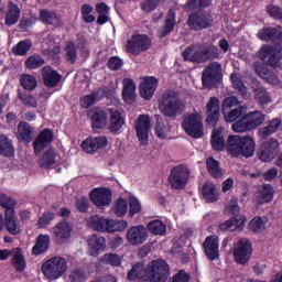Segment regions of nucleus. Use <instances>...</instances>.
<instances>
[{
    "label": "nucleus",
    "instance_id": "1",
    "mask_svg": "<svg viewBox=\"0 0 282 282\" xmlns=\"http://www.w3.org/2000/svg\"><path fill=\"white\" fill-rule=\"evenodd\" d=\"M169 279V264L164 260H153L148 265L134 264L128 272L129 281L166 282Z\"/></svg>",
    "mask_w": 282,
    "mask_h": 282
},
{
    "label": "nucleus",
    "instance_id": "2",
    "mask_svg": "<svg viewBox=\"0 0 282 282\" xmlns=\"http://www.w3.org/2000/svg\"><path fill=\"white\" fill-rule=\"evenodd\" d=\"M226 149L231 158H239V155L252 158L254 151H257V143L251 135L231 134L227 139Z\"/></svg>",
    "mask_w": 282,
    "mask_h": 282
},
{
    "label": "nucleus",
    "instance_id": "3",
    "mask_svg": "<svg viewBox=\"0 0 282 282\" xmlns=\"http://www.w3.org/2000/svg\"><path fill=\"white\" fill-rule=\"evenodd\" d=\"M183 58L189 63H206V61H215L219 58V48L215 45H197L188 46L183 52Z\"/></svg>",
    "mask_w": 282,
    "mask_h": 282
},
{
    "label": "nucleus",
    "instance_id": "4",
    "mask_svg": "<svg viewBox=\"0 0 282 282\" xmlns=\"http://www.w3.org/2000/svg\"><path fill=\"white\" fill-rule=\"evenodd\" d=\"M88 226L97 232H107L108 235H111L112 232H124L129 226V223H127V220H116L105 218L99 215H93L88 219Z\"/></svg>",
    "mask_w": 282,
    "mask_h": 282
},
{
    "label": "nucleus",
    "instance_id": "5",
    "mask_svg": "<svg viewBox=\"0 0 282 282\" xmlns=\"http://www.w3.org/2000/svg\"><path fill=\"white\" fill-rule=\"evenodd\" d=\"M265 121V115L261 111H252L247 113L240 120L236 121L232 124V130L236 133H245V131H252V129H257V127H261Z\"/></svg>",
    "mask_w": 282,
    "mask_h": 282
},
{
    "label": "nucleus",
    "instance_id": "6",
    "mask_svg": "<svg viewBox=\"0 0 282 282\" xmlns=\"http://www.w3.org/2000/svg\"><path fill=\"white\" fill-rule=\"evenodd\" d=\"M42 272L50 281H56L67 272V260L62 257L51 258L43 263Z\"/></svg>",
    "mask_w": 282,
    "mask_h": 282
},
{
    "label": "nucleus",
    "instance_id": "7",
    "mask_svg": "<svg viewBox=\"0 0 282 282\" xmlns=\"http://www.w3.org/2000/svg\"><path fill=\"white\" fill-rule=\"evenodd\" d=\"M182 127L189 138L197 140L204 135V122L202 121V115L197 112L186 115Z\"/></svg>",
    "mask_w": 282,
    "mask_h": 282
},
{
    "label": "nucleus",
    "instance_id": "8",
    "mask_svg": "<svg viewBox=\"0 0 282 282\" xmlns=\"http://www.w3.org/2000/svg\"><path fill=\"white\" fill-rule=\"evenodd\" d=\"M159 109L164 116H177L184 109V105H182L175 93L167 91L163 95Z\"/></svg>",
    "mask_w": 282,
    "mask_h": 282
},
{
    "label": "nucleus",
    "instance_id": "9",
    "mask_svg": "<svg viewBox=\"0 0 282 282\" xmlns=\"http://www.w3.org/2000/svg\"><path fill=\"white\" fill-rule=\"evenodd\" d=\"M151 47V39L147 34H133L127 43V51L133 56H140Z\"/></svg>",
    "mask_w": 282,
    "mask_h": 282
},
{
    "label": "nucleus",
    "instance_id": "10",
    "mask_svg": "<svg viewBox=\"0 0 282 282\" xmlns=\"http://www.w3.org/2000/svg\"><path fill=\"white\" fill-rule=\"evenodd\" d=\"M204 87H215L221 80V64L213 62L207 65L202 75Z\"/></svg>",
    "mask_w": 282,
    "mask_h": 282
},
{
    "label": "nucleus",
    "instance_id": "11",
    "mask_svg": "<svg viewBox=\"0 0 282 282\" xmlns=\"http://www.w3.org/2000/svg\"><path fill=\"white\" fill-rule=\"evenodd\" d=\"M134 129L139 144L147 147L149 144V133L151 132V118L147 115H140L134 122Z\"/></svg>",
    "mask_w": 282,
    "mask_h": 282
},
{
    "label": "nucleus",
    "instance_id": "12",
    "mask_svg": "<svg viewBox=\"0 0 282 282\" xmlns=\"http://www.w3.org/2000/svg\"><path fill=\"white\" fill-rule=\"evenodd\" d=\"M252 254V243L247 238H241L234 245V257L237 263L243 265L250 261Z\"/></svg>",
    "mask_w": 282,
    "mask_h": 282
},
{
    "label": "nucleus",
    "instance_id": "13",
    "mask_svg": "<svg viewBox=\"0 0 282 282\" xmlns=\"http://www.w3.org/2000/svg\"><path fill=\"white\" fill-rule=\"evenodd\" d=\"M191 175V171L186 166H176L173 167L171 174L169 176V182L172 188L180 191L184 188L188 182V176Z\"/></svg>",
    "mask_w": 282,
    "mask_h": 282
},
{
    "label": "nucleus",
    "instance_id": "14",
    "mask_svg": "<svg viewBox=\"0 0 282 282\" xmlns=\"http://www.w3.org/2000/svg\"><path fill=\"white\" fill-rule=\"evenodd\" d=\"M11 254V263L15 268L17 272H23L26 267L25 257L21 248H15L12 251L8 249H0V261H6Z\"/></svg>",
    "mask_w": 282,
    "mask_h": 282
},
{
    "label": "nucleus",
    "instance_id": "15",
    "mask_svg": "<svg viewBox=\"0 0 282 282\" xmlns=\"http://www.w3.org/2000/svg\"><path fill=\"white\" fill-rule=\"evenodd\" d=\"M111 196V189L107 187H96L89 193V199L95 206H97V208H105V206H110Z\"/></svg>",
    "mask_w": 282,
    "mask_h": 282
},
{
    "label": "nucleus",
    "instance_id": "16",
    "mask_svg": "<svg viewBox=\"0 0 282 282\" xmlns=\"http://www.w3.org/2000/svg\"><path fill=\"white\" fill-rule=\"evenodd\" d=\"M149 234L147 228L142 225L133 226L128 229L126 239L130 246H142L147 241Z\"/></svg>",
    "mask_w": 282,
    "mask_h": 282
},
{
    "label": "nucleus",
    "instance_id": "17",
    "mask_svg": "<svg viewBox=\"0 0 282 282\" xmlns=\"http://www.w3.org/2000/svg\"><path fill=\"white\" fill-rule=\"evenodd\" d=\"M158 78L154 76H147L141 78L139 91L143 100H151L158 89Z\"/></svg>",
    "mask_w": 282,
    "mask_h": 282
},
{
    "label": "nucleus",
    "instance_id": "18",
    "mask_svg": "<svg viewBox=\"0 0 282 282\" xmlns=\"http://www.w3.org/2000/svg\"><path fill=\"white\" fill-rule=\"evenodd\" d=\"M187 24L191 30H206L213 25V17L208 13H194L188 17Z\"/></svg>",
    "mask_w": 282,
    "mask_h": 282
},
{
    "label": "nucleus",
    "instance_id": "19",
    "mask_svg": "<svg viewBox=\"0 0 282 282\" xmlns=\"http://www.w3.org/2000/svg\"><path fill=\"white\" fill-rule=\"evenodd\" d=\"M109 111V129L112 133H120L124 127V111L118 108H110Z\"/></svg>",
    "mask_w": 282,
    "mask_h": 282
},
{
    "label": "nucleus",
    "instance_id": "20",
    "mask_svg": "<svg viewBox=\"0 0 282 282\" xmlns=\"http://www.w3.org/2000/svg\"><path fill=\"white\" fill-rule=\"evenodd\" d=\"M276 153H279V141L270 139L262 144L259 158L262 162H272L276 158Z\"/></svg>",
    "mask_w": 282,
    "mask_h": 282
},
{
    "label": "nucleus",
    "instance_id": "21",
    "mask_svg": "<svg viewBox=\"0 0 282 282\" xmlns=\"http://www.w3.org/2000/svg\"><path fill=\"white\" fill-rule=\"evenodd\" d=\"M107 137L99 135L84 140L82 142V149L85 153H96V151L107 148Z\"/></svg>",
    "mask_w": 282,
    "mask_h": 282
},
{
    "label": "nucleus",
    "instance_id": "22",
    "mask_svg": "<svg viewBox=\"0 0 282 282\" xmlns=\"http://www.w3.org/2000/svg\"><path fill=\"white\" fill-rule=\"evenodd\" d=\"M272 197H274V189L271 185L265 184L258 187V191H256L251 199L256 206H261V204L272 202Z\"/></svg>",
    "mask_w": 282,
    "mask_h": 282
},
{
    "label": "nucleus",
    "instance_id": "23",
    "mask_svg": "<svg viewBox=\"0 0 282 282\" xmlns=\"http://www.w3.org/2000/svg\"><path fill=\"white\" fill-rule=\"evenodd\" d=\"M205 254L209 261H215V259H219V237L217 236H208L204 243Z\"/></svg>",
    "mask_w": 282,
    "mask_h": 282
},
{
    "label": "nucleus",
    "instance_id": "24",
    "mask_svg": "<svg viewBox=\"0 0 282 282\" xmlns=\"http://www.w3.org/2000/svg\"><path fill=\"white\" fill-rule=\"evenodd\" d=\"M206 109L207 124H209V127H216L219 120V99L217 97H210Z\"/></svg>",
    "mask_w": 282,
    "mask_h": 282
},
{
    "label": "nucleus",
    "instance_id": "25",
    "mask_svg": "<svg viewBox=\"0 0 282 282\" xmlns=\"http://www.w3.org/2000/svg\"><path fill=\"white\" fill-rule=\"evenodd\" d=\"M72 230H74V226H72V224L64 220V221L57 223L53 227V235L56 241H58V243H63V241H67V239L72 237Z\"/></svg>",
    "mask_w": 282,
    "mask_h": 282
},
{
    "label": "nucleus",
    "instance_id": "26",
    "mask_svg": "<svg viewBox=\"0 0 282 282\" xmlns=\"http://www.w3.org/2000/svg\"><path fill=\"white\" fill-rule=\"evenodd\" d=\"M122 98L123 101L127 105H133V102H135V98L138 96L137 94V89L138 87L135 86V82H133V79L131 78H124L122 80Z\"/></svg>",
    "mask_w": 282,
    "mask_h": 282
},
{
    "label": "nucleus",
    "instance_id": "27",
    "mask_svg": "<svg viewBox=\"0 0 282 282\" xmlns=\"http://www.w3.org/2000/svg\"><path fill=\"white\" fill-rule=\"evenodd\" d=\"M259 57L271 67H275L276 63L281 58V50H274L272 46H262L259 52Z\"/></svg>",
    "mask_w": 282,
    "mask_h": 282
},
{
    "label": "nucleus",
    "instance_id": "28",
    "mask_svg": "<svg viewBox=\"0 0 282 282\" xmlns=\"http://www.w3.org/2000/svg\"><path fill=\"white\" fill-rule=\"evenodd\" d=\"M107 248V240L105 237L93 235L88 238V252L90 257H98L101 252H105Z\"/></svg>",
    "mask_w": 282,
    "mask_h": 282
},
{
    "label": "nucleus",
    "instance_id": "29",
    "mask_svg": "<svg viewBox=\"0 0 282 282\" xmlns=\"http://www.w3.org/2000/svg\"><path fill=\"white\" fill-rule=\"evenodd\" d=\"M54 140V132L50 129H44L34 141L35 153H41L47 144Z\"/></svg>",
    "mask_w": 282,
    "mask_h": 282
},
{
    "label": "nucleus",
    "instance_id": "30",
    "mask_svg": "<svg viewBox=\"0 0 282 282\" xmlns=\"http://www.w3.org/2000/svg\"><path fill=\"white\" fill-rule=\"evenodd\" d=\"M109 124V115L102 109H95L91 116L93 129H105Z\"/></svg>",
    "mask_w": 282,
    "mask_h": 282
},
{
    "label": "nucleus",
    "instance_id": "31",
    "mask_svg": "<svg viewBox=\"0 0 282 282\" xmlns=\"http://www.w3.org/2000/svg\"><path fill=\"white\" fill-rule=\"evenodd\" d=\"M56 162H58V152L54 148H48L39 160V164L42 169H50V166H53Z\"/></svg>",
    "mask_w": 282,
    "mask_h": 282
},
{
    "label": "nucleus",
    "instance_id": "32",
    "mask_svg": "<svg viewBox=\"0 0 282 282\" xmlns=\"http://www.w3.org/2000/svg\"><path fill=\"white\" fill-rule=\"evenodd\" d=\"M42 77L46 87H56L61 83V75L50 66L43 68Z\"/></svg>",
    "mask_w": 282,
    "mask_h": 282
},
{
    "label": "nucleus",
    "instance_id": "33",
    "mask_svg": "<svg viewBox=\"0 0 282 282\" xmlns=\"http://www.w3.org/2000/svg\"><path fill=\"white\" fill-rule=\"evenodd\" d=\"M224 128L217 127L212 131V147L214 151H224L226 149V141L224 140Z\"/></svg>",
    "mask_w": 282,
    "mask_h": 282
},
{
    "label": "nucleus",
    "instance_id": "34",
    "mask_svg": "<svg viewBox=\"0 0 282 282\" xmlns=\"http://www.w3.org/2000/svg\"><path fill=\"white\" fill-rule=\"evenodd\" d=\"M6 225L10 235H19L21 232V225L14 217V209L6 210Z\"/></svg>",
    "mask_w": 282,
    "mask_h": 282
},
{
    "label": "nucleus",
    "instance_id": "35",
    "mask_svg": "<svg viewBox=\"0 0 282 282\" xmlns=\"http://www.w3.org/2000/svg\"><path fill=\"white\" fill-rule=\"evenodd\" d=\"M202 195L205 202H209V204H213V202H217V199H219V191L215 184L210 182L203 185Z\"/></svg>",
    "mask_w": 282,
    "mask_h": 282
},
{
    "label": "nucleus",
    "instance_id": "36",
    "mask_svg": "<svg viewBox=\"0 0 282 282\" xmlns=\"http://www.w3.org/2000/svg\"><path fill=\"white\" fill-rule=\"evenodd\" d=\"M282 121L279 118H274L269 123L261 128L259 131L260 138H270L273 133H276L281 129Z\"/></svg>",
    "mask_w": 282,
    "mask_h": 282
},
{
    "label": "nucleus",
    "instance_id": "37",
    "mask_svg": "<svg viewBox=\"0 0 282 282\" xmlns=\"http://www.w3.org/2000/svg\"><path fill=\"white\" fill-rule=\"evenodd\" d=\"M254 69L256 74H258L260 78L267 80V83H269L270 85H279V77L273 73H270V70H268V68H265L263 65L256 64Z\"/></svg>",
    "mask_w": 282,
    "mask_h": 282
},
{
    "label": "nucleus",
    "instance_id": "38",
    "mask_svg": "<svg viewBox=\"0 0 282 282\" xmlns=\"http://www.w3.org/2000/svg\"><path fill=\"white\" fill-rule=\"evenodd\" d=\"M50 248V236L47 235H40L36 239V243L32 249L33 254L39 257V254H43V252H47Z\"/></svg>",
    "mask_w": 282,
    "mask_h": 282
},
{
    "label": "nucleus",
    "instance_id": "39",
    "mask_svg": "<svg viewBox=\"0 0 282 282\" xmlns=\"http://www.w3.org/2000/svg\"><path fill=\"white\" fill-rule=\"evenodd\" d=\"M265 226H268V218L265 217L256 216L249 221V230L254 232V235L263 232Z\"/></svg>",
    "mask_w": 282,
    "mask_h": 282
},
{
    "label": "nucleus",
    "instance_id": "40",
    "mask_svg": "<svg viewBox=\"0 0 282 282\" xmlns=\"http://www.w3.org/2000/svg\"><path fill=\"white\" fill-rule=\"evenodd\" d=\"M102 96H105L102 89H99L98 91L90 95H86L80 98V106L84 109H89V107H91V105H96V102H98L102 98Z\"/></svg>",
    "mask_w": 282,
    "mask_h": 282
},
{
    "label": "nucleus",
    "instance_id": "41",
    "mask_svg": "<svg viewBox=\"0 0 282 282\" xmlns=\"http://www.w3.org/2000/svg\"><path fill=\"white\" fill-rule=\"evenodd\" d=\"M246 111H248V107L240 105L231 110H225L223 113L226 122H235V120L241 118V115L246 113Z\"/></svg>",
    "mask_w": 282,
    "mask_h": 282
},
{
    "label": "nucleus",
    "instance_id": "42",
    "mask_svg": "<svg viewBox=\"0 0 282 282\" xmlns=\"http://www.w3.org/2000/svg\"><path fill=\"white\" fill-rule=\"evenodd\" d=\"M18 140L20 142H25L26 144L32 142V128H30V124L20 122L18 126Z\"/></svg>",
    "mask_w": 282,
    "mask_h": 282
},
{
    "label": "nucleus",
    "instance_id": "43",
    "mask_svg": "<svg viewBox=\"0 0 282 282\" xmlns=\"http://www.w3.org/2000/svg\"><path fill=\"white\" fill-rule=\"evenodd\" d=\"M20 18H21V10L19 9V6L14 3H10L9 11L6 17V24L15 25V23H19Z\"/></svg>",
    "mask_w": 282,
    "mask_h": 282
},
{
    "label": "nucleus",
    "instance_id": "44",
    "mask_svg": "<svg viewBox=\"0 0 282 282\" xmlns=\"http://www.w3.org/2000/svg\"><path fill=\"white\" fill-rule=\"evenodd\" d=\"M173 28H175V11L170 10L165 19L164 28L159 31V36L162 39L167 34H171V32H173Z\"/></svg>",
    "mask_w": 282,
    "mask_h": 282
},
{
    "label": "nucleus",
    "instance_id": "45",
    "mask_svg": "<svg viewBox=\"0 0 282 282\" xmlns=\"http://www.w3.org/2000/svg\"><path fill=\"white\" fill-rule=\"evenodd\" d=\"M208 173L212 177L218 180L224 176V171L219 167V162L215 158L210 156L206 161Z\"/></svg>",
    "mask_w": 282,
    "mask_h": 282
},
{
    "label": "nucleus",
    "instance_id": "46",
    "mask_svg": "<svg viewBox=\"0 0 282 282\" xmlns=\"http://www.w3.org/2000/svg\"><path fill=\"white\" fill-rule=\"evenodd\" d=\"M111 210L117 217H124V215H127V212L129 210V205L127 204V200L124 198L119 197L113 203Z\"/></svg>",
    "mask_w": 282,
    "mask_h": 282
},
{
    "label": "nucleus",
    "instance_id": "47",
    "mask_svg": "<svg viewBox=\"0 0 282 282\" xmlns=\"http://www.w3.org/2000/svg\"><path fill=\"white\" fill-rule=\"evenodd\" d=\"M14 154V148L12 147V141L9 140L8 137L1 134L0 135V155H6L10 158V155Z\"/></svg>",
    "mask_w": 282,
    "mask_h": 282
},
{
    "label": "nucleus",
    "instance_id": "48",
    "mask_svg": "<svg viewBox=\"0 0 282 282\" xmlns=\"http://www.w3.org/2000/svg\"><path fill=\"white\" fill-rule=\"evenodd\" d=\"M100 263L102 265H112L113 268H118L122 264V258L116 253H106L101 257Z\"/></svg>",
    "mask_w": 282,
    "mask_h": 282
},
{
    "label": "nucleus",
    "instance_id": "49",
    "mask_svg": "<svg viewBox=\"0 0 282 282\" xmlns=\"http://www.w3.org/2000/svg\"><path fill=\"white\" fill-rule=\"evenodd\" d=\"M40 15L42 21H44V23H48L50 25H55V26L61 25V17H58L54 12L42 10Z\"/></svg>",
    "mask_w": 282,
    "mask_h": 282
},
{
    "label": "nucleus",
    "instance_id": "50",
    "mask_svg": "<svg viewBox=\"0 0 282 282\" xmlns=\"http://www.w3.org/2000/svg\"><path fill=\"white\" fill-rule=\"evenodd\" d=\"M32 48V42L29 40L19 42L15 46L12 47V53L17 56H25Z\"/></svg>",
    "mask_w": 282,
    "mask_h": 282
},
{
    "label": "nucleus",
    "instance_id": "51",
    "mask_svg": "<svg viewBox=\"0 0 282 282\" xmlns=\"http://www.w3.org/2000/svg\"><path fill=\"white\" fill-rule=\"evenodd\" d=\"M45 44L48 45V48L45 50L46 54H50L53 58H56L61 54V46L54 42V35L50 34L45 40Z\"/></svg>",
    "mask_w": 282,
    "mask_h": 282
},
{
    "label": "nucleus",
    "instance_id": "52",
    "mask_svg": "<svg viewBox=\"0 0 282 282\" xmlns=\"http://www.w3.org/2000/svg\"><path fill=\"white\" fill-rule=\"evenodd\" d=\"M230 78L234 89H237V91H239V94L245 98L248 97V88L246 87V85H243V82H241L239 75L231 74Z\"/></svg>",
    "mask_w": 282,
    "mask_h": 282
},
{
    "label": "nucleus",
    "instance_id": "53",
    "mask_svg": "<svg viewBox=\"0 0 282 282\" xmlns=\"http://www.w3.org/2000/svg\"><path fill=\"white\" fill-rule=\"evenodd\" d=\"M256 99L258 100L259 105L262 107H265L269 102H272V98L270 97V94L264 90L263 87H258L254 90Z\"/></svg>",
    "mask_w": 282,
    "mask_h": 282
},
{
    "label": "nucleus",
    "instance_id": "54",
    "mask_svg": "<svg viewBox=\"0 0 282 282\" xmlns=\"http://www.w3.org/2000/svg\"><path fill=\"white\" fill-rule=\"evenodd\" d=\"M148 230L152 235H164L166 232V225L162 220H152L148 224Z\"/></svg>",
    "mask_w": 282,
    "mask_h": 282
},
{
    "label": "nucleus",
    "instance_id": "55",
    "mask_svg": "<svg viewBox=\"0 0 282 282\" xmlns=\"http://www.w3.org/2000/svg\"><path fill=\"white\" fill-rule=\"evenodd\" d=\"M25 65L29 69H39V67L45 65V59L41 55H32L26 59Z\"/></svg>",
    "mask_w": 282,
    "mask_h": 282
},
{
    "label": "nucleus",
    "instance_id": "56",
    "mask_svg": "<svg viewBox=\"0 0 282 282\" xmlns=\"http://www.w3.org/2000/svg\"><path fill=\"white\" fill-rule=\"evenodd\" d=\"M21 85L24 89L32 91V89H36V78L32 75H24L21 77Z\"/></svg>",
    "mask_w": 282,
    "mask_h": 282
},
{
    "label": "nucleus",
    "instance_id": "57",
    "mask_svg": "<svg viewBox=\"0 0 282 282\" xmlns=\"http://www.w3.org/2000/svg\"><path fill=\"white\" fill-rule=\"evenodd\" d=\"M156 138H160V140H166L169 131L164 127V123L162 122V119H160V116H156V126L154 128Z\"/></svg>",
    "mask_w": 282,
    "mask_h": 282
},
{
    "label": "nucleus",
    "instance_id": "58",
    "mask_svg": "<svg viewBox=\"0 0 282 282\" xmlns=\"http://www.w3.org/2000/svg\"><path fill=\"white\" fill-rule=\"evenodd\" d=\"M276 36H279L276 29H263L258 33V39L261 41H272V39H276Z\"/></svg>",
    "mask_w": 282,
    "mask_h": 282
},
{
    "label": "nucleus",
    "instance_id": "59",
    "mask_svg": "<svg viewBox=\"0 0 282 282\" xmlns=\"http://www.w3.org/2000/svg\"><path fill=\"white\" fill-rule=\"evenodd\" d=\"M65 52H66L67 61H69L70 63H74L78 56V53L76 51V44H74V42H67Z\"/></svg>",
    "mask_w": 282,
    "mask_h": 282
},
{
    "label": "nucleus",
    "instance_id": "60",
    "mask_svg": "<svg viewBox=\"0 0 282 282\" xmlns=\"http://www.w3.org/2000/svg\"><path fill=\"white\" fill-rule=\"evenodd\" d=\"M129 215L130 217H133V215H138L140 210H142V204H140V200L135 197H130L129 199Z\"/></svg>",
    "mask_w": 282,
    "mask_h": 282
},
{
    "label": "nucleus",
    "instance_id": "61",
    "mask_svg": "<svg viewBox=\"0 0 282 282\" xmlns=\"http://www.w3.org/2000/svg\"><path fill=\"white\" fill-rule=\"evenodd\" d=\"M210 0H191L185 4V10H195V8H208Z\"/></svg>",
    "mask_w": 282,
    "mask_h": 282
},
{
    "label": "nucleus",
    "instance_id": "62",
    "mask_svg": "<svg viewBox=\"0 0 282 282\" xmlns=\"http://www.w3.org/2000/svg\"><path fill=\"white\" fill-rule=\"evenodd\" d=\"M53 220H54V213L46 212L37 220V226L39 228H47V226H50V223Z\"/></svg>",
    "mask_w": 282,
    "mask_h": 282
},
{
    "label": "nucleus",
    "instance_id": "63",
    "mask_svg": "<svg viewBox=\"0 0 282 282\" xmlns=\"http://www.w3.org/2000/svg\"><path fill=\"white\" fill-rule=\"evenodd\" d=\"M226 210L231 215L239 213V203L237 197L232 196L229 200H227Z\"/></svg>",
    "mask_w": 282,
    "mask_h": 282
},
{
    "label": "nucleus",
    "instance_id": "64",
    "mask_svg": "<svg viewBox=\"0 0 282 282\" xmlns=\"http://www.w3.org/2000/svg\"><path fill=\"white\" fill-rule=\"evenodd\" d=\"M68 279L69 281H73V282H83L87 280V273H85L83 269H77L72 272Z\"/></svg>",
    "mask_w": 282,
    "mask_h": 282
}]
</instances>
